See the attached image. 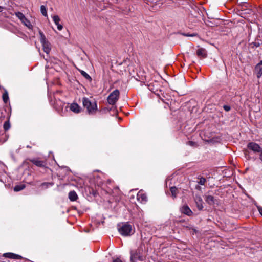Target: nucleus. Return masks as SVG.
I'll use <instances>...</instances> for the list:
<instances>
[{
    "mask_svg": "<svg viewBox=\"0 0 262 262\" xmlns=\"http://www.w3.org/2000/svg\"><path fill=\"white\" fill-rule=\"evenodd\" d=\"M118 231L123 236H130L132 234V227L128 223H126L118 228Z\"/></svg>",
    "mask_w": 262,
    "mask_h": 262,
    "instance_id": "4",
    "label": "nucleus"
},
{
    "mask_svg": "<svg viewBox=\"0 0 262 262\" xmlns=\"http://www.w3.org/2000/svg\"><path fill=\"white\" fill-rule=\"evenodd\" d=\"M196 206L199 210H202L204 208L203 201L201 196L199 195L196 194L194 198Z\"/></svg>",
    "mask_w": 262,
    "mask_h": 262,
    "instance_id": "8",
    "label": "nucleus"
},
{
    "mask_svg": "<svg viewBox=\"0 0 262 262\" xmlns=\"http://www.w3.org/2000/svg\"><path fill=\"white\" fill-rule=\"evenodd\" d=\"M81 74L82 76H83L86 79H91V77L88 74L85 72L83 71H81Z\"/></svg>",
    "mask_w": 262,
    "mask_h": 262,
    "instance_id": "31",
    "label": "nucleus"
},
{
    "mask_svg": "<svg viewBox=\"0 0 262 262\" xmlns=\"http://www.w3.org/2000/svg\"><path fill=\"white\" fill-rule=\"evenodd\" d=\"M4 255L7 257L12 258V259H16L18 256L17 255L13 254V253H6Z\"/></svg>",
    "mask_w": 262,
    "mask_h": 262,
    "instance_id": "23",
    "label": "nucleus"
},
{
    "mask_svg": "<svg viewBox=\"0 0 262 262\" xmlns=\"http://www.w3.org/2000/svg\"><path fill=\"white\" fill-rule=\"evenodd\" d=\"M196 34H185V36H190V37H193V36H196Z\"/></svg>",
    "mask_w": 262,
    "mask_h": 262,
    "instance_id": "34",
    "label": "nucleus"
},
{
    "mask_svg": "<svg viewBox=\"0 0 262 262\" xmlns=\"http://www.w3.org/2000/svg\"><path fill=\"white\" fill-rule=\"evenodd\" d=\"M113 262H122L120 258H116L113 260Z\"/></svg>",
    "mask_w": 262,
    "mask_h": 262,
    "instance_id": "36",
    "label": "nucleus"
},
{
    "mask_svg": "<svg viewBox=\"0 0 262 262\" xmlns=\"http://www.w3.org/2000/svg\"><path fill=\"white\" fill-rule=\"evenodd\" d=\"M260 45L259 42H253L251 43V48H253L254 47H258Z\"/></svg>",
    "mask_w": 262,
    "mask_h": 262,
    "instance_id": "32",
    "label": "nucleus"
},
{
    "mask_svg": "<svg viewBox=\"0 0 262 262\" xmlns=\"http://www.w3.org/2000/svg\"><path fill=\"white\" fill-rule=\"evenodd\" d=\"M187 144L191 146H192V147H196L198 146V144L196 142H193V141H189L187 143Z\"/></svg>",
    "mask_w": 262,
    "mask_h": 262,
    "instance_id": "30",
    "label": "nucleus"
},
{
    "mask_svg": "<svg viewBox=\"0 0 262 262\" xmlns=\"http://www.w3.org/2000/svg\"><path fill=\"white\" fill-rule=\"evenodd\" d=\"M247 147L254 152H261V148L259 145L254 142H250L247 145Z\"/></svg>",
    "mask_w": 262,
    "mask_h": 262,
    "instance_id": "10",
    "label": "nucleus"
},
{
    "mask_svg": "<svg viewBox=\"0 0 262 262\" xmlns=\"http://www.w3.org/2000/svg\"><path fill=\"white\" fill-rule=\"evenodd\" d=\"M39 34L40 35V40L41 43L47 41L46 40V38L44 34L43 33V32L41 31L40 30L39 31Z\"/></svg>",
    "mask_w": 262,
    "mask_h": 262,
    "instance_id": "22",
    "label": "nucleus"
},
{
    "mask_svg": "<svg viewBox=\"0 0 262 262\" xmlns=\"http://www.w3.org/2000/svg\"><path fill=\"white\" fill-rule=\"evenodd\" d=\"M259 211L260 214L262 215V208H259Z\"/></svg>",
    "mask_w": 262,
    "mask_h": 262,
    "instance_id": "39",
    "label": "nucleus"
},
{
    "mask_svg": "<svg viewBox=\"0 0 262 262\" xmlns=\"http://www.w3.org/2000/svg\"><path fill=\"white\" fill-rule=\"evenodd\" d=\"M40 10L42 14L45 16H47V11L46 7L44 5H41L40 7Z\"/></svg>",
    "mask_w": 262,
    "mask_h": 262,
    "instance_id": "25",
    "label": "nucleus"
},
{
    "mask_svg": "<svg viewBox=\"0 0 262 262\" xmlns=\"http://www.w3.org/2000/svg\"><path fill=\"white\" fill-rule=\"evenodd\" d=\"M122 11H124L125 14H127L131 12V9L129 8L127 10L123 9Z\"/></svg>",
    "mask_w": 262,
    "mask_h": 262,
    "instance_id": "33",
    "label": "nucleus"
},
{
    "mask_svg": "<svg viewBox=\"0 0 262 262\" xmlns=\"http://www.w3.org/2000/svg\"><path fill=\"white\" fill-rule=\"evenodd\" d=\"M120 92L118 90L113 91L107 98V102L111 105L115 104L119 97Z\"/></svg>",
    "mask_w": 262,
    "mask_h": 262,
    "instance_id": "6",
    "label": "nucleus"
},
{
    "mask_svg": "<svg viewBox=\"0 0 262 262\" xmlns=\"http://www.w3.org/2000/svg\"><path fill=\"white\" fill-rule=\"evenodd\" d=\"M245 5H247L246 3H244V4H243V6Z\"/></svg>",
    "mask_w": 262,
    "mask_h": 262,
    "instance_id": "43",
    "label": "nucleus"
},
{
    "mask_svg": "<svg viewBox=\"0 0 262 262\" xmlns=\"http://www.w3.org/2000/svg\"><path fill=\"white\" fill-rule=\"evenodd\" d=\"M43 47V50L45 52L49 54L51 50V46L49 42L47 40L46 41L41 43Z\"/></svg>",
    "mask_w": 262,
    "mask_h": 262,
    "instance_id": "14",
    "label": "nucleus"
},
{
    "mask_svg": "<svg viewBox=\"0 0 262 262\" xmlns=\"http://www.w3.org/2000/svg\"><path fill=\"white\" fill-rule=\"evenodd\" d=\"M254 72L258 78L262 76V60L255 66Z\"/></svg>",
    "mask_w": 262,
    "mask_h": 262,
    "instance_id": "9",
    "label": "nucleus"
},
{
    "mask_svg": "<svg viewBox=\"0 0 262 262\" xmlns=\"http://www.w3.org/2000/svg\"><path fill=\"white\" fill-rule=\"evenodd\" d=\"M69 198L71 201H75L78 199V196L74 191H71L69 193Z\"/></svg>",
    "mask_w": 262,
    "mask_h": 262,
    "instance_id": "17",
    "label": "nucleus"
},
{
    "mask_svg": "<svg viewBox=\"0 0 262 262\" xmlns=\"http://www.w3.org/2000/svg\"><path fill=\"white\" fill-rule=\"evenodd\" d=\"M82 103L83 106L86 108L89 114H94L96 113L97 110V103L96 102H91L86 97L82 98Z\"/></svg>",
    "mask_w": 262,
    "mask_h": 262,
    "instance_id": "2",
    "label": "nucleus"
},
{
    "mask_svg": "<svg viewBox=\"0 0 262 262\" xmlns=\"http://www.w3.org/2000/svg\"><path fill=\"white\" fill-rule=\"evenodd\" d=\"M182 212L190 216L192 214L193 212L187 205L184 206L182 208Z\"/></svg>",
    "mask_w": 262,
    "mask_h": 262,
    "instance_id": "16",
    "label": "nucleus"
},
{
    "mask_svg": "<svg viewBox=\"0 0 262 262\" xmlns=\"http://www.w3.org/2000/svg\"><path fill=\"white\" fill-rule=\"evenodd\" d=\"M70 110L75 113H79L80 112L81 108L80 107L75 103H73L71 104L69 106Z\"/></svg>",
    "mask_w": 262,
    "mask_h": 262,
    "instance_id": "13",
    "label": "nucleus"
},
{
    "mask_svg": "<svg viewBox=\"0 0 262 262\" xmlns=\"http://www.w3.org/2000/svg\"><path fill=\"white\" fill-rule=\"evenodd\" d=\"M29 161L32 163L33 165L39 168H42L46 169L48 168L47 166V162L45 160L42 159L40 157L34 158L32 159H27L24 161V163L28 164L27 161Z\"/></svg>",
    "mask_w": 262,
    "mask_h": 262,
    "instance_id": "3",
    "label": "nucleus"
},
{
    "mask_svg": "<svg viewBox=\"0 0 262 262\" xmlns=\"http://www.w3.org/2000/svg\"><path fill=\"white\" fill-rule=\"evenodd\" d=\"M53 20L54 23L57 25V28L59 30H61L63 28V26L62 25L59 24L60 21V19L58 15H54L53 17Z\"/></svg>",
    "mask_w": 262,
    "mask_h": 262,
    "instance_id": "15",
    "label": "nucleus"
},
{
    "mask_svg": "<svg viewBox=\"0 0 262 262\" xmlns=\"http://www.w3.org/2000/svg\"><path fill=\"white\" fill-rule=\"evenodd\" d=\"M3 128H4V129L5 130V131H7L10 129V123L9 120H7L6 122H5L4 125H3Z\"/></svg>",
    "mask_w": 262,
    "mask_h": 262,
    "instance_id": "21",
    "label": "nucleus"
},
{
    "mask_svg": "<svg viewBox=\"0 0 262 262\" xmlns=\"http://www.w3.org/2000/svg\"><path fill=\"white\" fill-rule=\"evenodd\" d=\"M4 9V8L3 7H2L0 6V12H2Z\"/></svg>",
    "mask_w": 262,
    "mask_h": 262,
    "instance_id": "38",
    "label": "nucleus"
},
{
    "mask_svg": "<svg viewBox=\"0 0 262 262\" xmlns=\"http://www.w3.org/2000/svg\"><path fill=\"white\" fill-rule=\"evenodd\" d=\"M27 148H31V146H30L29 145H27Z\"/></svg>",
    "mask_w": 262,
    "mask_h": 262,
    "instance_id": "41",
    "label": "nucleus"
},
{
    "mask_svg": "<svg viewBox=\"0 0 262 262\" xmlns=\"http://www.w3.org/2000/svg\"><path fill=\"white\" fill-rule=\"evenodd\" d=\"M242 11L245 10L243 7H242Z\"/></svg>",
    "mask_w": 262,
    "mask_h": 262,
    "instance_id": "42",
    "label": "nucleus"
},
{
    "mask_svg": "<svg viewBox=\"0 0 262 262\" xmlns=\"http://www.w3.org/2000/svg\"><path fill=\"white\" fill-rule=\"evenodd\" d=\"M197 56L200 58H206L207 56V51L205 49L203 48H199L196 52Z\"/></svg>",
    "mask_w": 262,
    "mask_h": 262,
    "instance_id": "11",
    "label": "nucleus"
},
{
    "mask_svg": "<svg viewBox=\"0 0 262 262\" xmlns=\"http://www.w3.org/2000/svg\"><path fill=\"white\" fill-rule=\"evenodd\" d=\"M259 159L262 161V150L259 154Z\"/></svg>",
    "mask_w": 262,
    "mask_h": 262,
    "instance_id": "37",
    "label": "nucleus"
},
{
    "mask_svg": "<svg viewBox=\"0 0 262 262\" xmlns=\"http://www.w3.org/2000/svg\"><path fill=\"white\" fill-rule=\"evenodd\" d=\"M220 141V138L214 137V138H212V139H210L209 140H208V142L212 143H214L219 142Z\"/></svg>",
    "mask_w": 262,
    "mask_h": 262,
    "instance_id": "26",
    "label": "nucleus"
},
{
    "mask_svg": "<svg viewBox=\"0 0 262 262\" xmlns=\"http://www.w3.org/2000/svg\"><path fill=\"white\" fill-rule=\"evenodd\" d=\"M224 108L226 111H229V106L224 105Z\"/></svg>",
    "mask_w": 262,
    "mask_h": 262,
    "instance_id": "35",
    "label": "nucleus"
},
{
    "mask_svg": "<svg viewBox=\"0 0 262 262\" xmlns=\"http://www.w3.org/2000/svg\"><path fill=\"white\" fill-rule=\"evenodd\" d=\"M20 21L24 25H25L29 28H30V27L32 26L30 21L26 17H25L23 18V19L21 20Z\"/></svg>",
    "mask_w": 262,
    "mask_h": 262,
    "instance_id": "19",
    "label": "nucleus"
},
{
    "mask_svg": "<svg viewBox=\"0 0 262 262\" xmlns=\"http://www.w3.org/2000/svg\"><path fill=\"white\" fill-rule=\"evenodd\" d=\"M247 11H248L247 13H250V12H251V9H247Z\"/></svg>",
    "mask_w": 262,
    "mask_h": 262,
    "instance_id": "40",
    "label": "nucleus"
},
{
    "mask_svg": "<svg viewBox=\"0 0 262 262\" xmlns=\"http://www.w3.org/2000/svg\"><path fill=\"white\" fill-rule=\"evenodd\" d=\"M2 97H3V100L4 102L5 103H6L7 102L8 99H9L8 94V92L7 91H5L3 94Z\"/></svg>",
    "mask_w": 262,
    "mask_h": 262,
    "instance_id": "24",
    "label": "nucleus"
},
{
    "mask_svg": "<svg viewBox=\"0 0 262 262\" xmlns=\"http://www.w3.org/2000/svg\"><path fill=\"white\" fill-rule=\"evenodd\" d=\"M108 183H110V182H111V181H110V180H108Z\"/></svg>",
    "mask_w": 262,
    "mask_h": 262,
    "instance_id": "44",
    "label": "nucleus"
},
{
    "mask_svg": "<svg viewBox=\"0 0 262 262\" xmlns=\"http://www.w3.org/2000/svg\"><path fill=\"white\" fill-rule=\"evenodd\" d=\"M137 199L138 201L143 204L146 203L148 200L146 194L142 190L138 192Z\"/></svg>",
    "mask_w": 262,
    "mask_h": 262,
    "instance_id": "7",
    "label": "nucleus"
},
{
    "mask_svg": "<svg viewBox=\"0 0 262 262\" xmlns=\"http://www.w3.org/2000/svg\"><path fill=\"white\" fill-rule=\"evenodd\" d=\"M204 199L206 202L210 206L213 205L216 201L214 196L211 195H205Z\"/></svg>",
    "mask_w": 262,
    "mask_h": 262,
    "instance_id": "12",
    "label": "nucleus"
},
{
    "mask_svg": "<svg viewBox=\"0 0 262 262\" xmlns=\"http://www.w3.org/2000/svg\"><path fill=\"white\" fill-rule=\"evenodd\" d=\"M53 185V183H50V182H44V183H42L41 184V186L42 187H45V188H48L49 187V186H51Z\"/></svg>",
    "mask_w": 262,
    "mask_h": 262,
    "instance_id": "28",
    "label": "nucleus"
},
{
    "mask_svg": "<svg viewBox=\"0 0 262 262\" xmlns=\"http://www.w3.org/2000/svg\"><path fill=\"white\" fill-rule=\"evenodd\" d=\"M15 14L20 19V20L23 19L25 17V15L20 12H15Z\"/></svg>",
    "mask_w": 262,
    "mask_h": 262,
    "instance_id": "27",
    "label": "nucleus"
},
{
    "mask_svg": "<svg viewBox=\"0 0 262 262\" xmlns=\"http://www.w3.org/2000/svg\"><path fill=\"white\" fill-rule=\"evenodd\" d=\"M25 188V185L24 184H20L16 185L14 188V190L16 192L19 191L20 190H23Z\"/></svg>",
    "mask_w": 262,
    "mask_h": 262,
    "instance_id": "20",
    "label": "nucleus"
},
{
    "mask_svg": "<svg viewBox=\"0 0 262 262\" xmlns=\"http://www.w3.org/2000/svg\"><path fill=\"white\" fill-rule=\"evenodd\" d=\"M141 250L139 248L130 251L131 262H137L138 260H142Z\"/></svg>",
    "mask_w": 262,
    "mask_h": 262,
    "instance_id": "5",
    "label": "nucleus"
},
{
    "mask_svg": "<svg viewBox=\"0 0 262 262\" xmlns=\"http://www.w3.org/2000/svg\"><path fill=\"white\" fill-rule=\"evenodd\" d=\"M170 190L171 193V196L173 197V199L176 198L178 193L177 188L175 186H173L170 188Z\"/></svg>",
    "mask_w": 262,
    "mask_h": 262,
    "instance_id": "18",
    "label": "nucleus"
},
{
    "mask_svg": "<svg viewBox=\"0 0 262 262\" xmlns=\"http://www.w3.org/2000/svg\"><path fill=\"white\" fill-rule=\"evenodd\" d=\"M96 179H98V177H97ZM96 181L97 185L101 187V188L103 189L106 192V193L113 195V196L114 197L115 201H119L120 199V191L118 188H115L113 191L111 189H105L104 187H103L104 183L103 182H102V181H99L98 179H96Z\"/></svg>",
    "mask_w": 262,
    "mask_h": 262,
    "instance_id": "1",
    "label": "nucleus"
},
{
    "mask_svg": "<svg viewBox=\"0 0 262 262\" xmlns=\"http://www.w3.org/2000/svg\"><path fill=\"white\" fill-rule=\"evenodd\" d=\"M206 182V180L205 178L201 177L199 178V181H198V183L200 185H204Z\"/></svg>",
    "mask_w": 262,
    "mask_h": 262,
    "instance_id": "29",
    "label": "nucleus"
}]
</instances>
